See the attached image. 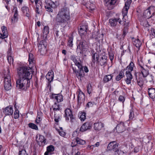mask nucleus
<instances>
[{"label": "nucleus", "mask_w": 155, "mask_h": 155, "mask_svg": "<svg viewBox=\"0 0 155 155\" xmlns=\"http://www.w3.org/2000/svg\"><path fill=\"white\" fill-rule=\"evenodd\" d=\"M17 73L19 78L16 81V88L26 90L30 85V79L32 75L31 69L28 67H21L17 69Z\"/></svg>", "instance_id": "f257e3e1"}, {"label": "nucleus", "mask_w": 155, "mask_h": 155, "mask_svg": "<svg viewBox=\"0 0 155 155\" xmlns=\"http://www.w3.org/2000/svg\"><path fill=\"white\" fill-rule=\"evenodd\" d=\"M70 19V15L69 9L67 8H63L59 11L55 19L56 24L53 28L54 30H58V28L59 25H63L64 27L67 23V21Z\"/></svg>", "instance_id": "f03ea898"}, {"label": "nucleus", "mask_w": 155, "mask_h": 155, "mask_svg": "<svg viewBox=\"0 0 155 155\" xmlns=\"http://www.w3.org/2000/svg\"><path fill=\"white\" fill-rule=\"evenodd\" d=\"M9 70H8V74L4 75V87L5 89L7 91L10 90L12 87L11 77L9 75Z\"/></svg>", "instance_id": "7ed1b4c3"}, {"label": "nucleus", "mask_w": 155, "mask_h": 155, "mask_svg": "<svg viewBox=\"0 0 155 155\" xmlns=\"http://www.w3.org/2000/svg\"><path fill=\"white\" fill-rule=\"evenodd\" d=\"M109 21L110 25L112 27L116 26L117 25L118 22L121 25L126 26V24H124V22L121 21V18L119 17L112 18L110 19Z\"/></svg>", "instance_id": "20e7f679"}, {"label": "nucleus", "mask_w": 155, "mask_h": 155, "mask_svg": "<svg viewBox=\"0 0 155 155\" xmlns=\"http://www.w3.org/2000/svg\"><path fill=\"white\" fill-rule=\"evenodd\" d=\"M46 5L45 8L46 11L49 12H52V8H54L56 7V5L54 2L51 0H45Z\"/></svg>", "instance_id": "39448f33"}, {"label": "nucleus", "mask_w": 155, "mask_h": 155, "mask_svg": "<svg viewBox=\"0 0 155 155\" xmlns=\"http://www.w3.org/2000/svg\"><path fill=\"white\" fill-rule=\"evenodd\" d=\"M118 144L115 141L110 142L108 145L107 149L110 151H112L115 153V155H117L116 153L118 151Z\"/></svg>", "instance_id": "423d86ee"}, {"label": "nucleus", "mask_w": 155, "mask_h": 155, "mask_svg": "<svg viewBox=\"0 0 155 155\" xmlns=\"http://www.w3.org/2000/svg\"><path fill=\"white\" fill-rule=\"evenodd\" d=\"M31 3L33 4L34 2H35V6L36 8L35 11L36 13L39 14L42 8V3L40 0H30Z\"/></svg>", "instance_id": "0eeeda50"}, {"label": "nucleus", "mask_w": 155, "mask_h": 155, "mask_svg": "<svg viewBox=\"0 0 155 155\" xmlns=\"http://www.w3.org/2000/svg\"><path fill=\"white\" fill-rule=\"evenodd\" d=\"M64 112V117L66 120L68 121L70 118L71 122H72L74 120V118L73 117L71 110L70 108H67L65 110Z\"/></svg>", "instance_id": "6e6552de"}, {"label": "nucleus", "mask_w": 155, "mask_h": 155, "mask_svg": "<svg viewBox=\"0 0 155 155\" xmlns=\"http://www.w3.org/2000/svg\"><path fill=\"white\" fill-rule=\"evenodd\" d=\"M77 57L74 55H71V59L73 61L75 65L78 67V68L81 70L82 68L81 61L79 59L77 58Z\"/></svg>", "instance_id": "1a4fd4ad"}, {"label": "nucleus", "mask_w": 155, "mask_h": 155, "mask_svg": "<svg viewBox=\"0 0 155 155\" xmlns=\"http://www.w3.org/2000/svg\"><path fill=\"white\" fill-rule=\"evenodd\" d=\"M12 13L14 14V15L12 18V23H15L17 21L18 19V15L17 7H13Z\"/></svg>", "instance_id": "9d476101"}, {"label": "nucleus", "mask_w": 155, "mask_h": 155, "mask_svg": "<svg viewBox=\"0 0 155 155\" xmlns=\"http://www.w3.org/2000/svg\"><path fill=\"white\" fill-rule=\"evenodd\" d=\"M36 140L40 146L43 145L45 142V139L44 136L41 135H37L36 136Z\"/></svg>", "instance_id": "9b49d317"}, {"label": "nucleus", "mask_w": 155, "mask_h": 155, "mask_svg": "<svg viewBox=\"0 0 155 155\" xmlns=\"http://www.w3.org/2000/svg\"><path fill=\"white\" fill-rule=\"evenodd\" d=\"M91 126L92 125L90 122H87L82 125L80 130L81 132H84L90 129L91 128Z\"/></svg>", "instance_id": "f8f14e48"}, {"label": "nucleus", "mask_w": 155, "mask_h": 155, "mask_svg": "<svg viewBox=\"0 0 155 155\" xmlns=\"http://www.w3.org/2000/svg\"><path fill=\"white\" fill-rule=\"evenodd\" d=\"M117 0H104L106 5L109 9H112L113 8V6Z\"/></svg>", "instance_id": "ddd939ff"}, {"label": "nucleus", "mask_w": 155, "mask_h": 155, "mask_svg": "<svg viewBox=\"0 0 155 155\" xmlns=\"http://www.w3.org/2000/svg\"><path fill=\"white\" fill-rule=\"evenodd\" d=\"M125 127L124 123L120 122L117 126L116 128L118 132L122 133L125 130Z\"/></svg>", "instance_id": "4468645a"}, {"label": "nucleus", "mask_w": 155, "mask_h": 155, "mask_svg": "<svg viewBox=\"0 0 155 155\" xmlns=\"http://www.w3.org/2000/svg\"><path fill=\"white\" fill-rule=\"evenodd\" d=\"M128 9H126V8H124L123 9L122 13L123 15V18H122L123 21L124 22V24H126V26L128 25L129 24L128 21L126 19V16L127 13Z\"/></svg>", "instance_id": "2eb2a0df"}, {"label": "nucleus", "mask_w": 155, "mask_h": 155, "mask_svg": "<svg viewBox=\"0 0 155 155\" xmlns=\"http://www.w3.org/2000/svg\"><path fill=\"white\" fill-rule=\"evenodd\" d=\"M85 143V141L84 140H81L79 138L77 137L74 140L73 142L72 143L71 145L73 147L76 145L77 144H80L83 145Z\"/></svg>", "instance_id": "dca6fc26"}, {"label": "nucleus", "mask_w": 155, "mask_h": 155, "mask_svg": "<svg viewBox=\"0 0 155 155\" xmlns=\"http://www.w3.org/2000/svg\"><path fill=\"white\" fill-rule=\"evenodd\" d=\"M85 95L81 92H79L78 97V105H80L84 101Z\"/></svg>", "instance_id": "f3484780"}, {"label": "nucleus", "mask_w": 155, "mask_h": 155, "mask_svg": "<svg viewBox=\"0 0 155 155\" xmlns=\"http://www.w3.org/2000/svg\"><path fill=\"white\" fill-rule=\"evenodd\" d=\"M3 112L6 115H12L13 112L12 107L10 106L7 107L4 109Z\"/></svg>", "instance_id": "a211bd4d"}, {"label": "nucleus", "mask_w": 155, "mask_h": 155, "mask_svg": "<svg viewBox=\"0 0 155 155\" xmlns=\"http://www.w3.org/2000/svg\"><path fill=\"white\" fill-rule=\"evenodd\" d=\"M46 51V47L44 45L39 44L38 45V52L41 55L45 54Z\"/></svg>", "instance_id": "6ab92c4d"}, {"label": "nucleus", "mask_w": 155, "mask_h": 155, "mask_svg": "<svg viewBox=\"0 0 155 155\" xmlns=\"http://www.w3.org/2000/svg\"><path fill=\"white\" fill-rule=\"evenodd\" d=\"M51 98L56 100L58 103L61 102L63 101V96L60 94H53L52 95Z\"/></svg>", "instance_id": "aec40b11"}, {"label": "nucleus", "mask_w": 155, "mask_h": 155, "mask_svg": "<svg viewBox=\"0 0 155 155\" xmlns=\"http://www.w3.org/2000/svg\"><path fill=\"white\" fill-rule=\"evenodd\" d=\"M7 60L9 64L13 63L14 61L13 54L11 52V48L9 49L7 52Z\"/></svg>", "instance_id": "412c9836"}, {"label": "nucleus", "mask_w": 155, "mask_h": 155, "mask_svg": "<svg viewBox=\"0 0 155 155\" xmlns=\"http://www.w3.org/2000/svg\"><path fill=\"white\" fill-rule=\"evenodd\" d=\"M21 9L23 13L25 16L28 18L30 16V13L28 7L23 6L22 7Z\"/></svg>", "instance_id": "4be33fe9"}, {"label": "nucleus", "mask_w": 155, "mask_h": 155, "mask_svg": "<svg viewBox=\"0 0 155 155\" xmlns=\"http://www.w3.org/2000/svg\"><path fill=\"white\" fill-rule=\"evenodd\" d=\"M126 78L125 81L127 84H130L131 83V80L132 79V75L130 71H126Z\"/></svg>", "instance_id": "5701e85b"}, {"label": "nucleus", "mask_w": 155, "mask_h": 155, "mask_svg": "<svg viewBox=\"0 0 155 155\" xmlns=\"http://www.w3.org/2000/svg\"><path fill=\"white\" fill-rule=\"evenodd\" d=\"M88 28V27L87 25H83L81 26L78 29V31L80 34L81 35L85 34Z\"/></svg>", "instance_id": "b1692460"}, {"label": "nucleus", "mask_w": 155, "mask_h": 155, "mask_svg": "<svg viewBox=\"0 0 155 155\" xmlns=\"http://www.w3.org/2000/svg\"><path fill=\"white\" fill-rule=\"evenodd\" d=\"M46 79L50 82L52 81L54 78L53 72L52 71H49L46 76Z\"/></svg>", "instance_id": "393cba45"}, {"label": "nucleus", "mask_w": 155, "mask_h": 155, "mask_svg": "<svg viewBox=\"0 0 155 155\" xmlns=\"http://www.w3.org/2000/svg\"><path fill=\"white\" fill-rule=\"evenodd\" d=\"M148 93L149 95L152 99H153L155 97V89L153 88H149L148 89Z\"/></svg>", "instance_id": "a878e982"}, {"label": "nucleus", "mask_w": 155, "mask_h": 155, "mask_svg": "<svg viewBox=\"0 0 155 155\" xmlns=\"http://www.w3.org/2000/svg\"><path fill=\"white\" fill-rule=\"evenodd\" d=\"M103 127L104 124L102 123H97L94 124V128L95 130H100Z\"/></svg>", "instance_id": "bb28decb"}, {"label": "nucleus", "mask_w": 155, "mask_h": 155, "mask_svg": "<svg viewBox=\"0 0 155 155\" xmlns=\"http://www.w3.org/2000/svg\"><path fill=\"white\" fill-rule=\"evenodd\" d=\"M54 150V147L52 145H50L47 147V151L45 153L44 155H48L49 154H51V152L53 151Z\"/></svg>", "instance_id": "cd10ccee"}, {"label": "nucleus", "mask_w": 155, "mask_h": 155, "mask_svg": "<svg viewBox=\"0 0 155 155\" xmlns=\"http://www.w3.org/2000/svg\"><path fill=\"white\" fill-rule=\"evenodd\" d=\"M86 7L90 12L93 11L95 8V5L93 3H88L86 4Z\"/></svg>", "instance_id": "c85d7f7f"}, {"label": "nucleus", "mask_w": 155, "mask_h": 155, "mask_svg": "<svg viewBox=\"0 0 155 155\" xmlns=\"http://www.w3.org/2000/svg\"><path fill=\"white\" fill-rule=\"evenodd\" d=\"M143 16L145 18L148 19L152 17V15H151L150 11V7L148 9L145 10L143 13Z\"/></svg>", "instance_id": "c756f323"}, {"label": "nucleus", "mask_w": 155, "mask_h": 155, "mask_svg": "<svg viewBox=\"0 0 155 155\" xmlns=\"http://www.w3.org/2000/svg\"><path fill=\"white\" fill-rule=\"evenodd\" d=\"M84 42H81L79 44V45L77 46V49H80L81 51L80 52V54H83V51L86 50V51H87V49L84 48Z\"/></svg>", "instance_id": "7c9ffc66"}, {"label": "nucleus", "mask_w": 155, "mask_h": 155, "mask_svg": "<svg viewBox=\"0 0 155 155\" xmlns=\"http://www.w3.org/2000/svg\"><path fill=\"white\" fill-rule=\"evenodd\" d=\"M133 43L137 48H138V50H139L140 48L142 45L141 42L139 39H137L134 40L133 41Z\"/></svg>", "instance_id": "2f4dec72"}, {"label": "nucleus", "mask_w": 155, "mask_h": 155, "mask_svg": "<svg viewBox=\"0 0 155 155\" xmlns=\"http://www.w3.org/2000/svg\"><path fill=\"white\" fill-rule=\"evenodd\" d=\"M124 71L125 69L123 70H122L119 72V74L116 77V80L117 81H119L124 76Z\"/></svg>", "instance_id": "473e14b6"}, {"label": "nucleus", "mask_w": 155, "mask_h": 155, "mask_svg": "<svg viewBox=\"0 0 155 155\" xmlns=\"http://www.w3.org/2000/svg\"><path fill=\"white\" fill-rule=\"evenodd\" d=\"M107 57L105 55H103L101 58L100 61L98 62L100 63V64L101 65H105L107 62Z\"/></svg>", "instance_id": "72a5a7b5"}, {"label": "nucleus", "mask_w": 155, "mask_h": 155, "mask_svg": "<svg viewBox=\"0 0 155 155\" xmlns=\"http://www.w3.org/2000/svg\"><path fill=\"white\" fill-rule=\"evenodd\" d=\"M2 30L4 38H7L8 35V32L7 30V28L5 26H3L2 27Z\"/></svg>", "instance_id": "f704fd0d"}, {"label": "nucleus", "mask_w": 155, "mask_h": 155, "mask_svg": "<svg viewBox=\"0 0 155 155\" xmlns=\"http://www.w3.org/2000/svg\"><path fill=\"white\" fill-rule=\"evenodd\" d=\"M141 73L144 77H146L149 74V71L147 69H146L144 67L140 68Z\"/></svg>", "instance_id": "c9c22d12"}, {"label": "nucleus", "mask_w": 155, "mask_h": 155, "mask_svg": "<svg viewBox=\"0 0 155 155\" xmlns=\"http://www.w3.org/2000/svg\"><path fill=\"white\" fill-rule=\"evenodd\" d=\"M154 78L152 74L149 75L146 79L147 81L150 83V84H153L154 82Z\"/></svg>", "instance_id": "e433bc0d"}, {"label": "nucleus", "mask_w": 155, "mask_h": 155, "mask_svg": "<svg viewBox=\"0 0 155 155\" xmlns=\"http://www.w3.org/2000/svg\"><path fill=\"white\" fill-rule=\"evenodd\" d=\"M28 61L29 63L34 64L35 63V61L34 58V56L31 53H29L28 55Z\"/></svg>", "instance_id": "4c0bfd02"}, {"label": "nucleus", "mask_w": 155, "mask_h": 155, "mask_svg": "<svg viewBox=\"0 0 155 155\" xmlns=\"http://www.w3.org/2000/svg\"><path fill=\"white\" fill-rule=\"evenodd\" d=\"M134 66V64L132 62H131L129 65H128L126 68L125 70H128V71H130V73L131 71H133V67Z\"/></svg>", "instance_id": "58836bf2"}, {"label": "nucleus", "mask_w": 155, "mask_h": 155, "mask_svg": "<svg viewBox=\"0 0 155 155\" xmlns=\"http://www.w3.org/2000/svg\"><path fill=\"white\" fill-rule=\"evenodd\" d=\"M113 76L111 75H105L103 79V81L104 83H107L110 81L112 78Z\"/></svg>", "instance_id": "ea45409f"}, {"label": "nucleus", "mask_w": 155, "mask_h": 155, "mask_svg": "<svg viewBox=\"0 0 155 155\" xmlns=\"http://www.w3.org/2000/svg\"><path fill=\"white\" fill-rule=\"evenodd\" d=\"M99 57V56L97 53H95L94 54L92 55L93 62H95L96 61H98Z\"/></svg>", "instance_id": "a19ab883"}, {"label": "nucleus", "mask_w": 155, "mask_h": 155, "mask_svg": "<svg viewBox=\"0 0 155 155\" xmlns=\"http://www.w3.org/2000/svg\"><path fill=\"white\" fill-rule=\"evenodd\" d=\"M135 117L136 116L134 114V111L133 109H131L129 115V119L130 120H133L134 118H135Z\"/></svg>", "instance_id": "79ce46f5"}, {"label": "nucleus", "mask_w": 155, "mask_h": 155, "mask_svg": "<svg viewBox=\"0 0 155 155\" xmlns=\"http://www.w3.org/2000/svg\"><path fill=\"white\" fill-rule=\"evenodd\" d=\"M53 110L54 111H56L60 110V108L59 107V105L58 104L56 103L55 102L54 104L52 106Z\"/></svg>", "instance_id": "37998d69"}, {"label": "nucleus", "mask_w": 155, "mask_h": 155, "mask_svg": "<svg viewBox=\"0 0 155 155\" xmlns=\"http://www.w3.org/2000/svg\"><path fill=\"white\" fill-rule=\"evenodd\" d=\"M28 126L29 127L32 129H33L36 130H38V126L35 124L33 123H29L28 124Z\"/></svg>", "instance_id": "c03bdc74"}, {"label": "nucleus", "mask_w": 155, "mask_h": 155, "mask_svg": "<svg viewBox=\"0 0 155 155\" xmlns=\"http://www.w3.org/2000/svg\"><path fill=\"white\" fill-rule=\"evenodd\" d=\"M79 115L80 116V119L81 121H84L86 118V114L84 112L80 114Z\"/></svg>", "instance_id": "a18cd8bd"}, {"label": "nucleus", "mask_w": 155, "mask_h": 155, "mask_svg": "<svg viewBox=\"0 0 155 155\" xmlns=\"http://www.w3.org/2000/svg\"><path fill=\"white\" fill-rule=\"evenodd\" d=\"M137 64L140 67V68H143V64L142 59L141 58H140L138 59Z\"/></svg>", "instance_id": "49530a36"}, {"label": "nucleus", "mask_w": 155, "mask_h": 155, "mask_svg": "<svg viewBox=\"0 0 155 155\" xmlns=\"http://www.w3.org/2000/svg\"><path fill=\"white\" fill-rule=\"evenodd\" d=\"M131 2V0H127L125 3V6L124 8H126V9H128Z\"/></svg>", "instance_id": "de8ad7c7"}, {"label": "nucleus", "mask_w": 155, "mask_h": 155, "mask_svg": "<svg viewBox=\"0 0 155 155\" xmlns=\"http://www.w3.org/2000/svg\"><path fill=\"white\" fill-rule=\"evenodd\" d=\"M94 105V102L90 101L88 102L86 106V108H89L92 107Z\"/></svg>", "instance_id": "09e8293b"}, {"label": "nucleus", "mask_w": 155, "mask_h": 155, "mask_svg": "<svg viewBox=\"0 0 155 155\" xmlns=\"http://www.w3.org/2000/svg\"><path fill=\"white\" fill-rule=\"evenodd\" d=\"M49 32V28L47 26H45L44 28L43 33L45 35H47Z\"/></svg>", "instance_id": "8fccbe9b"}, {"label": "nucleus", "mask_w": 155, "mask_h": 155, "mask_svg": "<svg viewBox=\"0 0 155 155\" xmlns=\"http://www.w3.org/2000/svg\"><path fill=\"white\" fill-rule=\"evenodd\" d=\"M73 38L72 37H70L69 38L68 42V45L70 47H72L73 45Z\"/></svg>", "instance_id": "3c124183"}, {"label": "nucleus", "mask_w": 155, "mask_h": 155, "mask_svg": "<svg viewBox=\"0 0 155 155\" xmlns=\"http://www.w3.org/2000/svg\"><path fill=\"white\" fill-rule=\"evenodd\" d=\"M150 13H152V15H152V17L154 16L155 14V7L153 6L150 7Z\"/></svg>", "instance_id": "603ef678"}, {"label": "nucleus", "mask_w": 155, "mask_h": 155, "mask_svg": "<svg viewBox=\"0 0 155 155\" xmlns=\"http://www.w3.org/2000/svg\"><path fill=\"white\" fill-rule=\"evenodd\" d=\"M19 111L18 110H15L14 113V117L15 119H17L19 117Z\"/></svg>", "instance_id": "864d4df0"}, {"label": "nucleus", "mask_w": 155, "mask_h": 155, "mask_svg": "<svg viewBox=\"0 0 155 155\" xmlns=\"http://www.w3.org/2000/svg\"><path fill=\"white\" fill-rule=\"evenodd\" d=\"M92 91L91 86V84H88L87 87V91L89 94H90Z\"/></svg>", "instance_id": "5fc2aeb1"}, {"label": "nucleus", "mask_w": 155, "mask_h": 155, "mask_svg": "<svg viewBox=\"0 0 155 155\" xmlns=\"http://www.w3.org/2000/svg\"><path fill=\"white\" fill-rule=\"evenodd\" d=\"M18 155H28V154L27 153L26 151L23 150L19 151Z\"/></svg>", "instance_id": "6e6d98bb"}, {"label": "nucleus", "mask_w": 155, "mask_h": 155, "mask_svg": "<svg viewBox=\"0 0 155 155\" xmlns=\"http://www.w3.org/2000/svg\"><path fill=\"white\" fill-rule=\"evenodd\" d=\"M114 54L111 52H109V58L111 61H112L114 59Z\"/></svg>", "instance_id": "4d7b16f0"}, {"label": "nucleus", "mask_w": 155, "mask_h": 155, "mask_svg": "<svg viewBox=\"0 0 155 155\" xmlns=\"http://www.w3.org/2000/svg\"><path fill=\"white\" fill-rule=\"evenodd\" d=\"M137 84L138 85L141 87L143 85V82L142 80L139 79L137 81Z\"/></svg>", "instance_id": "13d9d810"}, {"label": "nucleus", "mask_w": 155, "mask_h": 155, "mask_svg": "<svg viewBox=\"0 0 155 155\" xmlns=\"http://www.w3.org/2000/svg\"><path fill=\"white\" fill-rule=\"evenodd\" d=\"M117 155H126V154L122 151H119L118 150V151L116 153Z\"/></svg>", "instance_id": "bf43d9fd"}, {"label": "nucleus", "mask_w": 155, "mask_h": 155, "mask_svg": "<svg viewBox=\"0 0 155 155\" xmlns=\"http://www.w3.org/2000/svg\"><path fill=\"white\" fill-rule=\"evenodd\" d=\"M79 70L80 71L79 72H78V76H76L78 78H79V77H80V78L82 77H83L84 75L83 74H82V72H83L82 69H81H81Z\"/></svg>", "instance_id": "052dcab7"}, {"label": "nucleus", "mask_w": 155, "mask_h": 155, "mask_svg": "<svg viewBox=\"0 0 155 155\" xmlns=\"http://www.w3.org/2000/svg\"><path fill=\"white\" fill-rule=\"evenodd\" d=\"M119 100L122 103H124L125 101V99L124 97L122 96H120L119 97Z\"/></svg>", "instance_id": "680f3d73"}, {"label": "nucleus", "mask_w": 155, "mask_h": 155, "mask_svg": "<svg viewBox=\"0 0 155 155\" xmlns=\"http://www.w3.org/2000/svg\"><path fill=\"white\" fill-rule=\"evenodd\" d=\"M41 118L40 117H37L35 120V122L37 124H39L41 121Z\"/></svg>", "instance_id": "e2e57ef3"}, {"label": "nucleus", "mask_w": 155, "mask_h": 155, "mask_svg": "<svg viewBox=\"0 0 155 155\" xmlns=\"http://www.w3.org/2000/svg\"><path fill=\"white\" fill-rule=\"evenodd\" d=\"M72 69L74 73L75 74L76 76H78V71H77L75 69H74V68H72Z\"/></svg>", "instance_id": "0e129e2a"}, {"label": "nucleus", "mask_w": 155, "mask_h": 155, "mask_svg": "<svg viewBox=\"0 0 155 155\" xmlns=\"http://www.w3.org/2000/svg\"><path fill=\"white\" fill-rule=\"evenodd\" d=\"M151 33L155 37V29L152 28L151 29Z\"/></svg>", "instance_id": "69168bd1"}, {"label": "nucleus", "mask_w": 155, "mask_h": 155, "mask_svg": "<svg viewBox=\"0 0 155 155\" xmlns=\"http://www.w3.org/2000/svg\"><path fill=\"white\" fill-rule=\"evenodd\" d=\"M147 22L146 20H144V23L143 22H141V24L144 26H147Z\"/></svg>", "instance_id": "338daca9"}, {"label": "nucleus", "mask_w": 155, "mask_h": 155, "mask_svg": "<svg viewBox=\"0 0 155 155\" xmlns=\"http://www.w3.org/2000/svg\"><path fill=\"white\" fill-rule=\"evenodd\" d=\"M59 134L61 136L63 137L64 136L65 134V132L62 131L59 132Z\"/></svg>", "instance_id": "774afa93"}]
</instances>
